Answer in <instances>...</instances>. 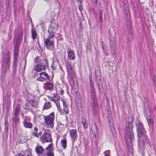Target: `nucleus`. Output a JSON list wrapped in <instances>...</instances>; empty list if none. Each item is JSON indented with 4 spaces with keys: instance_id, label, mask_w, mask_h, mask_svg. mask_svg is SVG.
Masks as SVG:
<instances>
[{
    "instance_id": "f257e3e1",
    "label": "nucleus",
    "mask_w": 156,
    "mask_h": 156,
    "mask_svg": "<svg viewBox=\"0 0 156 156\" xmlns=\"http://www.w3.org/2000/svg\"><path fill=\"white\" fill-rule=\"evenodd\" d=\"M136 127L138 137V146L139 150L142 151L144 148V141L147 139L146 132L143 127L142 123L140 122H137L136 123Z\"/></svg>"
},
{
    "instance_id": "f03ea898",
    "label": "nucleus",
    "mask_w": 156,
    "mask_h": 156,
    "mask_svg": "<svg viewBox=\"0 0 156 156\" xmlns=\"http://www.w3.org/2000/svg\"><path fill=\"white\" fill-rule=\"evenodd\" d=\"M133 125L131 122H127L126 124V141L128 148L132 149V142L134 139L133 133L132 130Z\"/></svg>"
},
{
    "instance_id": "7ed1b4c3",
    "label": "nucleus",
    "mask_w": 156,
    "mask_h": 156,
    "mask_svg": "<svg viewBox=\"0 0 156 156\" xmlns=\"http://www.w3.org/2000/svg\"><path fill=\"white\" fill-rule=\"evenodd\" d=\"M144 104L145 112V116L146 117L150 127H152L153 126V122L151 117V113L150 109L147 102H144Z\"/></svg>"
},
{
    "instance_id": "20e7f679",
    "label": "nucleus",
    "mask_w": 156,
    "mask_h": 156,
    "mask_svg": "<svg viewBox=\"0 0 156 156\" xmlns=\"http://www.w3.org/2000/svg\"><path fill=\"white\" fill-rule=\"evenodd\" d=\"M40 141L43 143L52 142V139L50 131L49 129L46 130L40 138Z\"/></svg>"
},
{
    "instance_id": "39448f33",
    "label": "nucleus",
    "mask_w": 156,
    "mask_h": 156,
    "mask_svg": "<svg viewBox=\"0 0 156 156\" xmlns=\"http://www.w3.org/2000/svg\"><path fill=\"white\" fill-rule=\"evenodd\" d=\"M55 116L54 113L52 112L49 115L43 116V118L45 123L49 127L53 128L54 126Z\"/></svg>"
},
{
    "instance_id": "423d86ee",
    "label": "nucleus",
    "mask_w": 156,
    "mask_h": 156,
    "mask_svg": "<svg viewBox=\"0 0 156 156\" xmlns=\"http://www.w3.org/2000/svg\"><path fill=\"white\" fill-rule=\"evenodd\" d=\"M58 24L56 22H51L48 30V35H50V37H52L55 36V33L58 28Z\"/></svg>"
},
{
    "instance_id": "0eeeda50",
    "label": "nucleus",
    "mask_w": 156,
    "mask_h": 156,
    "mask_svg": "<svg viewBox=\"0 0 156 156\" xmlns=\"http://www.w3.org/2000/svg\"><path fill=\"white\" fill-rule=\"evenodd\" d=\"M54 37H51L48 35V38L44 40V45L48 49L52 50L54 47V42L52 39Z\"/></svg>"
},
{
    "instance_id": "6e6552de",
    "label": "nucleus",
    "mask_w": 156,
    "mask_h": 156,
    "mask_svg": "<svg viewBox=\"0 0 156 156\" xmlns=\"http://www.w3.org/2000/svg\"><path fill=\"white\" fill-rule=\"evenodd\" d=\"M10 58L9 56L8 55L5 58H4L2 64V69L3 70L6 71L9 69L10 63Z\"/></svg>"
},
{
    "instance_id": "1a4fd4ad",
    "label": "nucleus",
    "mask_w": 156,
    "mask_h": 156,
    "mask_svg": "<svg viewBox=\"0 0 156 156\" xmlns=\"http://www.w3.org/2000/svg\"><path fill=\"white\" fill-rule=\"evenodd\" d=\"M66 67L68 74V77L72 79L75 75V73L73 67L68 62L66 63Z\"/></svg>"
},
{
    "instance_id": "9d476101",
    "label": "nucleus",
    "mask_w": 156,
    "mask_h": 156,
    "mask_svg": "<svg viewBox=\"0 0 156 156\" xmlns=\"http://www.w3.org/2000/svg\"><path fill=\"white\" fill-rule=\"evenodd\" d=\"M21 42V39L20 38H15L14 41V54H18L19 52V48Z\"/></svg>"
},
{
    "instance_id": "9b49d317",
    "label": "nucleus",
    "mask_w": 156,
    "mask_h": 156,
    "mask_svg": "<svg viewBox=\"0 0 156 156\" xmlns=\"http://www.w3.org/2000/svg\"><path fill=\"white\" fill-rule=\"evenodd\" d=\"M42 64L37 65L34 67V69L37 71H41L42 70H45L46 69V66L47 64V61L45 59L42 61Z\"/></svg>"
},
{
    "instance_id": "f8f14e48",
    "label": "nucleus",
    "mask_w": 156,
    "mask_h": 156,
    "mask_svg": "<svg viewBox=\"0 0 156 156\" xmlns=\"http://www.w3.org/2000/svg\"><path fill=\"white\" fill-rule=\"evenodd\" d=\"M69 133L72 143H74L76 140L77 137V131L76 129L70 130L69 131Z\"/></svg>"
},
{
    "instance_id": "ddd939ff",
    "label": "nucleus",
    "mask_w": 156,
    "mask_h": 156,
    "mask_svg": "<svg viewBox=\"0 0 156 156\" xmlns=\"http://www.w3.org/2000/svg\"><path fill=\"white\" fill-rule=\"evenodd\" d=\"M9 108L8 107H7L6 109V113L5 115V122H4V125H5V132L6 133L8 131V129L9 127V123L8 121V115L9 114Z\"/></svg>"
},
{
    "instance_id": "4468645a",
    "label": "nucleus",
    "mask_w": 156,
    "mask_h": 156,
    "mask_svg": "<svg viewBox=\"0 0 156 156\" xmlns=\"http://www.w3.org/2000/svg\"><path fill=\"white\" fill-rule=\"evenodd\" d=\"M53 87V85L52 83L49 82H47L44 85V88L46 90H51L52 89Z\"/></svg>"
},
{
    "instance_id": "2eb2a0df",
    "label": "nucleus",
    "mask_w": 156,
    "mask_h": 156,
    "mask_svg": "<svg viewBox=\"0 0 156 156\" xmlns=\"http://www.w3.org/2000/svg\"><path fill=\"white\" fill-rule=\"evenodd\" d=\"M18 54H14V61L13 62V71L15 70L17 67V62L18 60Z\"/></svg>"
},
{
    "instance_id": "dca6fc26",
    "label": "nucleus",
    "mask_w": 156,
    "mask_h": 156,
    "mask_svg": "<svg viewBox=\"0 0 156 156\" xmlns=\"http://www.w3.org/2000/svg\"><path fill=\"white\" fill-rule=\"evenodd\" d=\"M61 101L62 102L63 105V110L65 113L68 114L69 113V109L68 106L66 105V104L63 98L61 99Z\"/></svg>"
},
{
    "instance_id": "f3484780",
    "label": "nucleus",
    "mask_w": 156,
    "mask_h": 156,
    "mask_svg": "<svg viewBox=\"0 0 156 156\" xmlns=\"http://www.w3.org/2000/svg\"><path fill=\"white\" fill-rule=\"evenodd\" d=\"M69 58L71 60H74L75 59V54L74 51L71 50L68 52Z\"/></svg>"
},
{
    "instance_id": "a211bd4d",
    "label": "nucleus",
    "mask_w": 156,
    "mask_h": 156,
    "mask_svg": "<svg viewBox=\"0 0 156 156\" xmlns=\"http://www.w3.org/2000/svg\"><path fill=\"white\" fill-rule=\"evenodd\" d=\"M40 76H42L43 79H44V81L46 80H49L50 77L48 74L45 72H43L40 74Z\"/></svg>"
},
{
    "instance_id": "6ab92c4d",
    "label": "nucleus",
    "mask_w": 156,
    "mask_h": 156,
    "mask_svg": "<svg viewBox=\"0 0 156 156\" xmlns=\"http://www.w3.org/2000/svg\"><path fill=\"white\" fill-rule=\"evenodd\" d=\"M24 126L26 128L31 129L32 127V124L31 123L27 121L26 120H24L23 122Z\"/></svg>"
},
{
    "instance_id": "aec40b11",
    "label": "nucleus",
    "mask_w": 156,
    "mask_h": 156,
    "mask_svg": "<svg viewBox=\"0 0 156 156\" xmlns=\"http://www.w3.org/2000/svg\"><path fill=\"white\" fill-rule=\"evenodd\" d=\"M53 95V97H50V98H49L50 99L54 102L58 101L59 100V97L57 94H54Z\"/></svg>"
},
{
    "instance_id": "412c9836",
    "label": "nucleus",
    "mask_w": 156,
    "mask_h": 156,
    "mask_svg": "<svg viewBox=\"0 0 156 156\" xmlns=\"http://www.w3.org/2000/svg\"><path fill=\"white\" fill-rule=\"evenodd\" d=\"M90 94L91 99L93 101V102L94 103L96 98V93L95 90H91Z\"/></svg>"
},
{
    "instance_id": "4be33fe9",
    "label": "nucleus",
    "mask_w": 156,
    "mask_h": 156,
    "mask_svg": "<svg viewBox=\"0 0 156 156\" xmlns=\"http://www.w3.org/2000/svg\"><path fill=\"white\" fill-rule=\"evenodd\" d=\"M43 150L44 149L41 146H37L35 149L36 152L38 154H42L43 151Z\"/></svg>"
},
{
    "instance_id": "5701e85b",
    "label": "nucleus",
    "mask_w": 156,
    "mask_h": 156,
    "mask_svg": "<svg viewBox=\"0 0 156 156\" xmlns=\"http://www.w3.org/2000/svg\"><path fill=\"white\" fill-rule=\"evenodd\" d=\"M12 120L14 125H16L19 121L18 115H13Z\"/></svg>"
},
{
    "instance_id": "b1692460",
    "label": "nucleus",
    "mask_w": 156,
    "mask_h": 156,
    "mask_svg": "<svg viewBox=\"0 0 156 156\" xmlns=\"http://www.w3.org/2000/svg\"><path fill=\"white\" fill-rule=\"evenodd\" d=\"M61 143L62 147L65 149L67 146V141L66 139H62L61 140Z\"/></svg>"
},
{
    "instance_id": "393cba45",
    "label": "nucleus",
    "mask_w": 156,
    "mask_h": 156,
    "mask_svg": "<svg viewBox=\"0 0 156 156\" xmlns=\"http://www.w3.org/2000/svg\"><path fill=\"white\" fill-rule=\"evenodd\" d=\"M96 71H95V74L96 77V80L97 82V86L98 87L100 85L101 83V80L100 77H99V75H97L96 74Z\"/></svg>"
},
{
    "instance_id": "a878e982",
    "label": "nucleus",
    "mask_w": 156,
    "mask_h": 156,
    "mask_svg": "<svg viewBox=\"0 0 156 156\" xmlns=\"http://www.w3.org/2000/svg\"><path fill=\"white\" fill-rule=\"evenodd\" d=\"M32 37L33 39H35L37 35V33L34 28H32L31 29Z\"/></svg>"
},
{
    "instance_id": "bb28decb",
    "label": "nucleus",
    "mask_w": 156,
    "mask_h": 156,
    "mask_svg": "<svg viewBox=\"0 0 156 156\" xmlns=\"http://www.w3.org/2000/svg\"><path fill=\"white\" fill-rule=\"evenodd\" d=\"M81 122L83 125L84 128V129L87 128L88 127V124L87 123L86 119L83 118L82 119Z\"/></svg>"
},
{
    "instance_id": "cd10ccee",
    "label": "nucleus",
    "mask_w": 156,
    "mask_h": 156,
    "mask_svg": "<svg viewBox=\"0 0 156 156\" xmlns=\"http://www.w3.org/2000/svg\"><path fill=\"white\" fill-rule=\"evenodd\" d=\"M20 110V108L19 106H17L14 110V115H18Z\"/></svg>"
},
{
    "instance_id": "c85d7f7f",
    "label": "nucleus",
    "mask_w": 156,
    "mask_h": 156,
    "mask_svg": "<svg viewBox=\"0 0 156 156\" xmlns=\"http://www.w3.org/2000/svg\"><path fill=\"white\" fill-rule=\"evenodd\" d=\"M51 107L50 103L49 102H46L44 105V108L45 109H48Z\"/></svg>"
},
{
    "instance_id": "c756f323",
    "label": "nucleus",
    "mask_w": 156,
    "mask_h": 156,
    "mask_svg": "<svg viewBox=\"0 0 156 156\" xmlns=\"http://www.w3.org/2000/svg\"><path fill=\"white\" fill-rule=\"evenodd\" d=\"M90 90H95L94 87V83L90 78Z\"/></svg>"
},
{
    "instance_id": "7c9ffc66",
    "label": "nucleus",
    "mask_w": 156,
    "mask_h": 156,
    "mask_svg": "<svg viewBox=\"0 0 156 156\" xmlns=\"http://www.w3.org/2000/svg\"><path fill=\"white\" fill-rule=\"evenodd\" d=\"M123 8L124 10L126 11V12L128 15L129 11L128 5L125 4L123 5Z\"/></svg>"
},
{
    "instance_id": "2f4dec72",
    "label": "nucleus",
    "mask_w": 156,
    "mask_h": 156,
    "mask_svg": "<svg viewBox=\"0 0 156 156\" xmlns=\"http://www.w3.org/2000/svg\"><path fill=\"white\" fill-rule=\"evenodd\" d=\"M47 156H54V153L53 151L51 150H49L46 153Z\"/></svg>"
},
{
    "instance_id": "473e14b6",
    "label": "nucleus",
    "mask_w": 156,
    "mask_h": 156,
    "mask_svg": "<svg viewBox=\"0 0 156 156\" xmlns=\"http://www.w3.org/2000/svg\"><path fill=\"white\" fill-rule=\"evenodd\" d=\"M104 154L105 156H110V151L109 150L106 151L104 152Z\"/></svg>"
},
{
    "instance_id": "72a5a7b5",
    "label": "nucleus",
    "mask_w": 156,
    "mask_h": 156,
    "mask_svg": "<svg viewBox=\"0 0 156 156\" xmlns=\"http://www.w3.org/2000/svg\"><path fill=\"white\" fill-rule=\"evenodd\" d=\"M53 146V144L51 143L50 144H49L47 147L46 148V149L47 151H49L51 150L50 149Z\"/></svg>"
},
{
    "instance_id": "f704fd0d",
    "label": "nucleus",
    "mask_w": 156,
    "mask_h": 156,
    "mask_svg": "<svg viewBox=\"0 0 156 156\" xmlns=\"http://www.w3.org/2000/svg\"><path fill=\"white\" fill-rule=\"evenodd\" d=\"M25 154L27 156H32L31 152L29 150H27L25 152Z\"/></svg>"
},
{
    "instance_id": "c9c22d12",
    "label": "nucleus",
    "mask_w": 156,
    "mask_h": 156,
    "mask_svg": "<svg viewBox=\"0 0 156 156\" xmlns=\"http://www.w3.org/2000/svg\"><path fill=\"white\" fill-rule=\"evenodd\" d=\"M37 80L40 82H43L44 81V79H43V77L42 76H40V77H38L37 78Z\"/></svg>"
},
{
    "instance_id": "e433bc0d",
    "label": "nucleus",
    "mask_w": 156,
    "mask_h": 156,
    "mask_svg": "<svg viewBox=\"0 0 156 156\" xmlns=\"http://www.w3.org/2000/svg\"><path fill=\"white\" fill-rule=\"evenodd\" d=\"M153 83L156 86V75H154L152 78Z\"/></svg>"
},
{
    "instance_id": "4c0bfd02",
    "label": "nucleus",
    "mask_w": 156,
    "mask_h": 156,
    "mask_svg": "<svg viewBox=\"0 0 156 156\" xmlns=\"http://www.w3.org/2000/svg\"><path fill=\"white\" fill-rule=\"evenodd\" d=\"M33 136H36L38 138L39 137V134H38L37 132H34L32 133Z\"/></svg>"
},
{
    "instance_id": "58836bf2",
    "label": "nucleus",
    "mask_w": 156,
    "mask_h": 156,
    "mask_svg": "<svg viewBox=\"0 0 156 156\" xmlns=\"http://www.w3.org/2000/svg\"><path fill=\"white\" fill-rule=\"evenodd\" d=\"M55 102V104L56 105V106H57V108H58V110L59 111H61V108H60V105L58 103L56 102V101Z\"/></svg>"
},
{
    "instance_id": "ea45409f",
    "label": "nucleus",
    "mask_w": 156,
    "mask_h": 156,
    "mask_svg": "<svg viewBox=\"0 0 156 156\" xmlns=\"http://www.w3.org/2000/svg\"><path fill=\"white\" fill-rule=\"evenodd\" d=\"M110 45L111 48L113 49L114 51L115 50V47L114 44H112L111 42H110Z\"/></svg>"
},
{
    "instance_id": "a19ab883",
    "label": "nucleus",
    "mask_w": 156,
    "mask_h": 156,
    "mask_svg": "<svg viewBox=\"0 0 156 156\" xmlns=\"http://www.w3.org/2000/svg\"><path fill=\"white\" fill-rule=\"evenodd\" d=\"M79 10L81 12L83 10L82 6L81 4H80L79 5Z\"/></svg>"
},
{
    "instance_id": "79ce46f5",
    "label": "nucleus",
    "mask_w": 156,
    "mask_h": 156,
    "mask_svg": "<svg viewBox=\"0 0 156 156\" xmlns=\"http://www.w3.org/2000/svg\"><path fill=\"white\" fill-rule=\"evenodd\" d=\"M8 37H9V39H10L12 37V35L10 33H9L8 34Z\"/></svg>"
},
{
    "instance_id": "37998d69",
    "label": "nucleus",
    "mask_w": 156,
    "mask_h": 156,
    "mask_svg": "<svg viewBox=\"0 0 156 156\" xmlns=\"http://www.w3.org/2000/svg\"><path fill=\"white\" fill-rule=\"evenodd\" d=\"M32 105L34 107H35L37 106V105L36 104L34 103V101L33 102V104H32Z\"/></svg>"
},
{
    "instance_id": "c03bdc74",
    "label": "nucleus",
    "mask_w": 156,
    "mask_h": 156,
    "mask_svg": "<svg viewBox=\"0 0 156 156\" xmlns=\"http://www.w3.org/2000/svg\"><path fill=\"white\" fill-rule=\"evenodd\" d=\"M17 156H25L24 155L22 154L21 153L18 154Z\"/></svg>"
},
{
    "instance_id": "a18cd8bd",
    "label": "nucleus",
    "mask_w": 156,
    "mask_h": 156,
    "mask_svg": "<svg viewBox=\"0 0 156 156\" xmlns=\"http://www.w3.org/2000/svg\"><path fill=\"white\" fill-rule=\"evenodd\" d=\"M76 1L78 2H79L80 4H81L82 2V0H77Z\"/></svg>"
},
{
    "instance_id": "49530a36",
    "label": "nucleus",
    "mask_w": 156,
    "mask_h": 156,
    "mask_svg": "<svg viewBox=\"0 0 156 156\" xmlns=\"http://www.w3.org/2000/svg\"><path fill=\"white\" fill-rule=\"evenodd\" d=\"M34 130H35V132H37L38 130V129L37 127H35L34 128Z\"/></svg>"
},
{
    "instance_id": "de8ad7c7",
    "label": "nucleus",
    "mask_w": 156,
    "mask_h": 156,
    "mask_svg": "<svg viewBox=\"0 0 156 156\" xmlns=\"http://www.w3.org/2000/svg\"><path fill=\"white\" fill-rule=\"evenodd\" d=\"M44 1L47 2H50L51 1V0H44Z\"/></svg>"
},
{
    "instance_id": "09e8293b",
    "label": "nucleus",
    "mask_w": 156,
    "mask_h": 156,
    "mask_svg": "<svg viewBox=\"0 0 156 156\" xmlns=\"http://www.w3.org/2000/svg\"><path fill=\"white\" fill-rule=\"evenodd\" d=\"M64 92V90H61V93L62 94Z\"/></svg>"
},
{
    "instance_id": "8fccbe9b",
    "label": "nucleus",
    "mask_w": 156,
    "mask_h": 156,
    "mask_svg": "<svg viewBox=\"0 0 156 156\" xmlns=\"http://www.w3.org/2000/svg\"><path fill=\"white\" fill-rule=\"evenodd\" d=\"M41 133H42V132L41 131H40L39 132V133L38 134H39V136H40L41 135Z\"/></svg>"
},
{
    "instance_id": "3c124183",
    "label": "nucleus",
    "mask_w": 156,
    "mask_h": 156,
    "mask_svg": "<svg viewBox=\"0 0 156 156\" xmlns=\"http://www.w3.org/2000/svg\"><path fill=\"white\" fill-rule=\"evenodd\" d=\"M127 23H128V25H130V21L129 20L128 22Z\"/></svg>"
},
{
    "instance_id": "603ef678",
    "label": "nucleus",
    "mask_w": 156,
    "mask_h": 156,
    "mask_svg": "<svg viewBox=\"0 0 156 156\" xmlns=\"http://www.w3.org/2000/svg\"><path fill=\"white\" fill-rule=\"evenodd\" d=\"M38 59V58L37 57L35 59V61L36 62Z\"/></svg>"
},
{
    "instance_id": "864d4df0",
    "label": "nucleus",
    "mask_w": 156,
    "mask_h": 156,
    "mask_svg": "<svg viewBox=\"0 0 156 156\" xmlns=\"http://www.w3.org/2000/svg\"><path fill=\"white\" fill-rule=\"evenodd\" d=\"M100 14H101L100 15V20H101V12H100Z\"/></svg>"
},
{
    "instance_id": "5fc2aeb1",
    "label": "nucleus",
    "mask_w": 156,
    "mask_h": 156,
    "mask_svg": "<svg viewBox=\"0 0 156 156\" xmlns=\"http://www.w3.org/2000/svg\"><path fill=\"white\" fill-rule=\"evenodd\" d=\"M102 48L103 49V50H104V46H102Z\"/></svg>"
}]
</instances>
